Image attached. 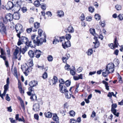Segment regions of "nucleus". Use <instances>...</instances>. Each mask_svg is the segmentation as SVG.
I'll return each mask as SVG.
<instances>
[{
  "label": "nucleus",
  "instance_id": "nucleus-51",
  "mask_svg": "<svg viewBox=\"0 0 123 123\" xmlns=\"http://www.w3.org/2000/svg\"><path fill=\"white\" fill-rule=\"evenodd\" d=\"M70 116H72L74 117L75 115V112L73 111H72L69 112Z\"/></svg>",
  "mask_w": 123,
  "mask_h": 123
},
{
  "label": "nucleus",
  "instance_id": "nucleus-63",
  "mask_svg": "<svg viewBox=\"0 0 123 123\" xmlns=\"http://www.w3.org/2000/svg\"><path fill=\"white\" fill-rule=\"evenodd\" d=\"M118 81L120 83H122V78L119 75L118 77Z\"/></svg>",
  "mask_w": 123,
  "mask_h": 123
},
{
  "label": "nucleus",
  "instance_id": "nucleus-29",
  "mask_svg": "<svg viewBox=\"0 0 123 123\" xmlns=\"http://www.w3.org/2000/svg\"><path fill=\"white\" fill-rule=\"evenodd\" d=\"M90 33L94 36V37H95V36L97 35L95 33V30L94 29L91 28L90 30Z\"/></svg>",
  "mask_w": 123,
  "mask_h": 123
},
{
  "label": "nucleus",
  "instance_id": "nucleus-54",
  "mask_svg": "<svg viewBox=\"0 0 123 123\" xmlns=\"http://www.w3.org/2000/svg\"><path fill=\"white\" fill-rule=\"evenodd\" d=\"M46 15H47L48 17H51L52 16V14L51 12L48 11L46 13Z\"/></svg>",
  "mask_w": 123,
  "mask_h": 123
},
{
  "label": "nucleus",
  "instance_id": "nucleus-3",
  "mask_svg": "<svg viewBox=\"0 0 123 123\" xmlns=\"http://www.w3.org/2000/svg\"><path fill=\"white\" fill-rule=\"evenodd\" d=\"M15 29L16 32L18 33L17 36L19 38H20L21 33L23 31L22 26L21 24H17L16 25Z\"/></svg>",
  "mask_w": 123,
  "mask_h": 123
},
{
  "label": "nucleus",
  "instance_id": "nucleus-50",
  "mask_svg": "<svg viewBox=\"0 0 123 123\" xmlns=\"http://www.w3.org/2000/svg\"><path fill=\"white\" fill-rule=\"evenodd\" d=\"M20 103L21 104V105L22 108L23 110L24 111H25V107L23 103V101H21V102Z\"/></svg>",
  "mask_w": 123,
  "mask_h": 123
},
{
  "label": "nucleus",
  "instance_id": "nucleus-43",
  "mask_svg": "<svg viewBox=\"0 0 123 123\" xmlns=\"http://www.w3.org/2000/svg\"><path fill=\"white\" fill-rule=\"evenodd\" d=\"M114 63L116 66H117L119 64V61L117 59H115L114 61Z\"/></svg>",
  "mask_w": 123,
  "mask_h": 123
},
{
  "label": "nucleus",
  "instance_id": "nucleus-36",
  "mask_svg": "<svg viewBox=\"0 0 123 123\" xmlns=\"http://www.w3.org/2000/svg\"><path fill=\"white\" fill-rule=\"evenodd\" d=\"M93 53V50L92 49H89L87 52V54L88 55H91V54H92Z\"/></svg>",
  "mask_w": 123,
  "mask_h": 123
},
{
  "label": "nucleus",
  "instance_id": "nucleus-39",
  "mask_svg": "<svg viewBox=\"0 0 123 123\" xmlns=\"http://www.w3.org/2000/svg\"><path fill=\"white\" fill-rule=\"evenodd\" d=\"M114 46L116 47H118V41L117 40V38L116 37L115 39V40L114 41Z\"/></svg>",
  "mask_w": 123,
  "mask_h": 123
},
{
  "label": "nucleus",
  "instance_id": "nucleus-20",
  "mask_svg": "<svg viewBox=\"0 0 123 123\" xmlns=\"http://www.w3.org/2000/svg\"><path fill=\"white\" fill-rule=\"evenodd\" d=\"M73 78L75 80H78L79 79H83V74H81L78 75V76H74Z\"/></svg>",
  "mask_w": 123,
  "mask_h": 123
},
{
  "label": "nucleus",
  "instance_id": "nucleus-24",
  "mask_svg": "<svg viewBox=\"0 0 123 123\" xmlns=\"http://www.w3.org/2000/svg\"><path fill=\"white\" fill-rule=\"evenodd\" d=\"M66 57H63L62 58V60L63 62L66 63V61L70 57V55L69 54H67L66 55Z\"/></svg>",
  "mask_w": 123,
  "mask_h": 123
},
{
  "label": "nucleus",
  "instance_id": "nucleus-59",
  "mask_svg": "<svg viewBox=\"0 0 123 123\" xmlns=\"http://www.w3.org/2000/svg\"><path fill=\"white\" fill-rule=\"evenodd\" d=\"M86 19L87 21H90L91 20L92 18L90 16H88L86 18Z\"/></svg>",
  "mask_w": 123,
  "mask_h": 123
},
{
  "label": "nucleus",
  "instance_id": "nucleus-10",
  "mask_svg": "<svg viewBox=\"0 0 123 123\" xmlns=\"http://www.w3.org/2000/svg\"><path fill=\"white\" fill-rule=\"evenodd\" d=\"M98 36L97 35H96L95 36V37L94 38L95 42H93V43L95 44V48H98L99 45V43L98 39Z\"/></svg>",
  "mask_w": 123,
  "mask_h": 123
},
{
  "label": "nucleus",
  "instance_id": "nucleus-4",
  "mask_svg": "<svg viewBox=\"0 0 123 123\" xmlns=\"http://www.w3.org/2000/svg\"><path fill=\"white\" fill-rule=\"evenodd\" d=\"M114 64L112 63L108 64L106 68L111 73H113L114 70Z\"/></svg>",
  "mask_w": 123,
  "mask_h": 123
},
{
  "label": "nucleus",
  "instance_id": "nucleus-62",
  "mask_svg": "<svg viewBox=\"0 0 123 123\" xmlns=\"http://www.w3.org/2000/svg\"><path fill=\"white\" fill-rule=\"evenodd\" d=\"M6 100L7 101H9L10 100V98L8 94H6Z\"/></svg>",
  "mask_w": 123,
  "mask_h": 123
},
{
  "label": "nucleus",
  "instance_id": "nucleus-8",
  "mask_svg": "<svg viewBox=\"0 0 123 123\" xmlns=\"http://www.w3.org/2000/svg\"><path fill=\"white\" fill-rule=\"evenodd\" d=\"M59 90L62 93H63L65 92H68V91L67 90V88L65 86H64L63 85H61V84H59Z\"/></svg>",
  "mask_w": 123,
  "mask_h": 123
},
{
  "label": "nucleus",
  "instance_id": "nucleus-14",
  "mask_svg": "<svg viewBox=\"0 0 123 123\" xmlns=\"http://www.w3.org/2000/svg\"><path fill=\"white\" fill-rule=\"evenodd\" d=\"M5 18L7 19L8 21H12L13 19V15L10 13L7 14Z\"/></svg>",
  "mask_w": 123,
  "mask_h": 123
},
{
  "label": "nucleus",
  "instance_id": "nucleus-44",
  "mask_svg": "<svg viewBox=\"0 0 123 123\" xmlns=\"http://www.w3.org/2000/svg\"><path fill=\"white\" fill-rule=\"evenodd\" d=\"M59 82L60 83L59 84L61 85H63V84L65 83V82L63 79H60L59 80Z\"/></svg>",
  "mask_w": 123,
  "mask_h": 123
},
{
  "label": "nucleus",
  "instance_id": "nucleus-1",
  "mask_svg": "<svg viewBox=\"0 0 123 123\" xmlns=\"http://www.w3.org/2000/svg\"><path fill=\"white\" fill-rule=\"evenodd\" d=\"M36 36L35 35L33 34L32 35L31 37L32 41L35 45L37 46L43 44V42L45 43L46 42V36L44 33L42 35L43 38H40L39 39V37H36L37 40L34 39L35 38Z\"/></svg>",
  "mask_w": 123,
  "mask_h": 123
},
{
  "label": "nucleus",
  "instance_id": "nucleus-37",
  "mask_svg": "<svg viewBox=\"0 0 123 123\" xmlns=\"http://www.w3.org/2000/svg\"><path fill=\"white\" fill-rule=\"evenodd\" d=\"M47 59L49 62H52L53 60V57L51 55H49L47 57Z\"/></svg>",
  "mask_w": 123,
  "mask_h": 123
},
{
  "label": "nucleus",
  "instance_id": "nucleus-53",
  "mask_svg": "<svg viewBox=\"0 0 123 123\" xmlns=\"http://www.w3.org/2000/svg\"><path fill=\"white\" fill-rule=\"evenodd\" d=\"M21 10L23 13L25 12L27 10V8L25 7H23L21 9Z\"/></svg>",
  "mask_w": 123,
  "mask_h": 123
},
{
  "label": "nucleus",
  "instance_id": "nucleus-11",
  "mask_svg": "<svg viewBox=\"0 0 123 123\" xmlns=\"http://www.w3.org/2000/svg\"><path fill=\"white\" fill-rule=\"evenodd\" d=\"M62 44L63 48L65 49H66V48H68L71 46L70 42L69 40L67 41H65L64 43H62Z\"/></svg>",
  "mask_w": 123,
  "mask_h": 123
},
{
  "label": "nucleus",
  "instance_id": "nucleus-45",
  "mask_svg": "<svg viewBox=\"0 0 123 123\" xmlns=\"http://www.w3.org/2000/svg\"><path fill=\"white\" fill-rule=\"evenodd\" d=\"M95 17L96 20H99L100 18V16L98 14H95Z\"/></svg>",
  "mask_w": 123,
  "mask_h": 123
},
{
  "label": "nucleus",
  "instance_id": "nucleus-25",
  "mask_svg": "<svg viewBox=\"0 0 123 123\" xmlns=\"http://www.w3.org/2000/svg\"><path fill=\"white\" fill-rule=\"evenodd\" d=\"M38 32L39 36L38 37L39 38H43L42 37H43L42 35L44 33L45 35H46L44 32L43 34L42 35V34L43 33V31L41 29H38Z\"/></svg>",
  "mask_w": 123,
  "mask_h": 123
},
{
  "label": "nucleus",
  "instance_id": "nucleus-5",
  "mask_svg": "<svg viewBox=\"0 0 123 123\" xmlns=\"http://www.w3.org/2000/svg\"><path fill=\"white\" fill-rule=\"evenodd\" d=\"M111 112L113 113L114 115L117 117L119 116V113L117 112L116 113L117 110L115 108H116L117 107V105L116 104H114L112 105L111 106Z\"/></svg>",
  "mask_w": 123,
  "mask_h": 123
},
{
  "label": "nucleus",
  "instance_id": "nucleus-2",
  "mask_svg": "<svg viewBox=\"0 0 123 123\" xmlns=\"http://www.w3.org/2000/svg\"><path fill=\"white\" fill-rule=\"evenodd\" d=\"M18 41V45L19 46L22 44L25 43L28 47H33L32 44L31 43L32 41H28V39L25 37H22L21 38H19Z\"/></svg>",
  "mask_w": 123,
  "mask_h": 123
},
{
  "label": "nucleus",
  "instance_id": "nucleus-15",
  "mask_svg": "<svg viewBox=\"0 0 123 123\" xmlns=\"http://www.w3.org/2000/svg\"><path fill=\"white\" fill-rule=\"evenodd\" d=\"M20 14L18 12H15L13 15V18L15 19L18 20L20 18Z\"/></svg>",
  "mask_w": 123,
  "mask_h": 123
},
{
  "label": "nucleus",
  "instance_id": "nucleus-52",
  "mask_svg": "<svg viewBox=\"0 0 123 123\" xmlns=\"http://www.w3.org/2000/svg\"><path fill=\"white\" fill-rule=\"evenodd\" d=\"M80 18L82 21L84 20L85 19V17L83 13H82L81 15V16Z\"/></svg>",
  "mask_w": 123,
  "mask_h": 123
},
{
  "label": "nucleus",
  "instance_id": "nucleus-12",
  "mask_svg": "<svg viewBox=\"0 0 123 123\" xmlns=\"http://www.w3.org/2000/svg\"><path fill=\"white\" fill-rule=\"evenodd\" d=\"M40 106L39 104H36L33 105V110L35 112H37L39 110Z\"/></svg>",
  "mask_w": 123,
  "mask_h": 123
},
{
  "label": "nucleus",
  "instance_id": "nucleus-56",
  "mask_svg": "<svg viewBox=\"0 0 123 123\" xmlns=\"http://www.w3.org/2000/svg\"><path fill=\"white\" fill-rule=\"evenodd\" d=\"M70 72L71 74L73 76L76 73L75 71L72 69L70 70Z\"/></svg>",
  "mask_w": 123,
  "mask_h": 123
},
{
  "label": "nucleus",
  "instance_id": "nucleus-32",
  "mask_svg": "<svg viewBox=\"0 0 123 123\" xmlns=\"http://www.w3.org/2000/svg\"><path fill=\"white\" fill-rule=\"evenodd\" d=\"M59 42L58 37H57V38L54 39L53 41V43L54 44H56L57 43H59Z\"/></svg>",
  "mask_w": 123,
  "mask_h": 123
},
{
  "label": "nucleus",
  "instance_id": "nucleus-23",
  "mask_svg": "<svg viewBox=\"0 0 123 123\" xmlns=\"http://www.w3.org/2000/svg\"><path fill=\"white\" fill-rule=\"evenodd\" d=\"M36 67L39 68L40 69L43 70V71H46L48 70V68L47 67H46L44 68V66L43 65L41 66L38 65H36Z\"/></svg>",
  "mask_w": 123,
  "mask_h": 123
},
{
  "label": "nucleus",
  "instance_id": "nucleus-46",
  "mask_svg": "<svg viewBox=\"0 0 123 123\" xmlns=\"http://www.w3.org/2000/svg\"><path fill=\"white\" fill-rule=\"evenodd\" d=\"M108 46L111 48L112 49H114L115 48H116L115 46H114V45L112 43L108 44Z\"/></svg>",
  "mask_w": 123,
  "mask_h": 123
},
{
  "label": "nucleus",
  "instance_id": "nucleus-9",
  "mask_svg": "<svg viewBox=\"0 0 123 123\" xmlns=\"http://www.w3.org/2000/svg\"><path fill=\"white\" fill-rule=\"evenodd\" d=\"M14 6L13 3L11 2H8L6 5V9L9 10L12 9Z\"/></svg>",
  "mask_w": 123,
  "mask_h": 123
},
{
  "label": "nucleus",
  "instance_id": "nucleus-21",
  "mask_svg": "<svg viewBox=\"0 0 123 123\" xmlns=\"http://www.w3.org/2000/svg\"><path fill=\"white\" fill-rule=\"evenodd\" d=\"M58 80V79L56 76H54L52 80H50V82H52L53 85H55Z\"/></svg>",
  "mask_w": 123,
  "mask_h": 123
},
{
  "label": "nucleus",
  "instance_id": "nucleus-19",
  "mask_svg": "<svg viewBox=\"0 0 123 123\" xmlns=\"http://www.w3.org/2000/svg\"><path fill=\"white\" fill-rule=\"evenodd\" d=\"M32 87L30 86V87L29 88V91L27 92V93L29 96H31L32 93H34L33 89V88Z\"/></svg>",
  "mask_w": 123,
  "mask_h": 123
},
{
  "label": "nucleus",
  "instance_id": "nucleus-55",
  "mask_svg": "<svg viewBox=\"0 0 123 123\" xmlns=\"http://www.w3.org/2000/svg\"><path fill=\"white\" fill-rule=\"evenodd\" d=\"M115 8L117 10H119L121 9V6L120 5H117L115 6Z\"/></svg>",
  "mask_w": 123,
  "mask_h": 123
},
{
  "label": "nucleus",
  "instance_id": "nucleus-48",
  "mask_svg": "<svg viewBox=\"0 0 123 123\" xmlns=\"http://www.w3.org/2000/svg\"><path fill=\"white\" fill-rule=\"evenodd\" d=\"M65 68L66 70H70V66L68 64H66L65 66Z\"/></svg>",
  "mask_w": 123,
  "mask_h": 123
},
{
  "label": "nucleus",
  "instance_id": "nucleus-6",
  "mask_svg": "<svg viewBox=\"0 0 123 123\" xmlns=\"http://www.w3.org/2000/svg\"><path fill=\"white\" fill-rule=\"evenodd\" d=\"M19 49H20L18 47H17V48L14 53V55L15 57V58L16 59L18 58V60L19 61L20 60L21 57V56L20 55V53L18 55V57L17 56V55L19 52Z\"/></svg>",
  "mask_w": 123,
  "mask_h": 123
},
{
  "label": "nucleus",
  "instance_id": "nucleus-18",
  "mask_svg": "<svg viewBox=\"0 0 123 123\" xmlns=\"http://www.w3.org/2000/svg\"><path fill=\"white\" fill-rule=\"evenodd\" d=\"M53 119L54 121L56 123H59V118L56 114H53Z\"/></svg>",
  "mask_w": 123,
  "mask_h": 123
},
{
  "label": "nucleus",
  "instance_id": "nucleus-28",
  "mask_svg": "<svg viewBox=\"0 0 123 123\" xmlns=\"http://www.w3.org/2000/svg\"><path fill=\"white\" fill-rule=\"evenodd\" d=\"M67 30L68 31L69 33H72L74 32V29L71 26H69Z\"/></svg>",
  "mask_w": 123,
  "mask_h": 123
},
{
  "label": "nucleus",
  "instance_id": "nucleus-35",
  "mask_svg": "<svg viewBox=\"0 0 123 123\" xmlns=\"http://www.w3.org/2000/svg\"><path fill=\"white\" fill-rule=\"evenodd\" d=\"M40 25V23L37 22H36L34 23V26L37 29L39 27Z\"/></svg>",
  "mask_w": 123,
  "mask_h": 123
},
{
  "label": "nucleus",
  "instance_id": "nucleus-49",
  "mask_svg": "<svg viewBox=\"0 0 123 123\" xmlns=\"http://www.w3.org/2000/svg\"><path fill=\"white\" fill-rule=\"evenodd\" d=\"M12 2L13 3H14V4H15L17 6V4L18 6H20V5H19V2H18V0H12Z\"/></svg>",
  "mask_w": 123,
  "mask_h": 123
},
{
  "label": "nucleus",
  "instance_id": "nucleus-16",
  "mask_svg": "<svg viewBox=\"0 0 123 123\" xmlns=\"http://www.w3.org/2000/svg\"><path fill=\"white\" fill-rule=\"evenodd\" d=\"M35 57L36 58H38L40 56L41 53V51L40 50H36L34 51Z\"/></svg>",
  "mask_w": 123,
  "mask_h": 123
},
{
  "label": "nucleus",
  "instance_id": "nucleus-30",
  "mask_svg": "<svg viewBox=\"0 0 123 123\" xmlns=\"http://www.w3.org/2000/svg\"><path fill=\"white\" fill-rule=\"evenodd\" d=\"M102 83L105 85L106 89L107 90H109V86H108V83L105 80H103L102 81Z\"/></svg>",
  "mask_w": 123,
  "mask_h": 123
},
{
  "label": "nucleus",
  "instance_id": "nucleus-22",
  "mask_svg": "<svg viewBox=\"0 0 123 123\" xmlns=\"http://www.w3.org/2000/svg\"><path fill=\"white\" fill-rule=\"evenodd\" d=\"M57 14L58 17H63L64 15V12L61 10H59L57 12Z\"/></svg>",
  "mask_w": 123,
  "mask_h": 123
},
{
  "label": "nucleus",
  "instance_id": "nucleus-57",
  "mask_svg": "<svg viewBox=\"0 0 123 123\" xmlns=\"http://www.w3.org/2000/svg\"><path fill=\"white\" fill-rule=\"evenodd\" d=\"M59 41L60 42H62L64 40V38L63 36L61 37H58Z\"/></svg>",
  "mask_w": 123,
  "mask_h": 123
},
{
  "label": "nucleus",
  "instance_id": "nucleus-58",
  "mask_svg": "<svg viewBox=\"0 0 123 123\" xmlns=\"http://www.w3.org/2000/svg\"><path fill=\"white\" fill-rule=\"evenodd\" d=\"M68 92H66V93H65V97H66L68 99H69L70 98L71 96H70V95H68Z\"/></svg>",
  "mask_w": 123,
  "mask_h": 123
},
{
  "label": "nucleus",
  "instance_id": "nucleus-17",
  "mask_svg": "<svg viewBox=\"0 0 123 123\" xmlns=\"http://www.w3.org/2000/svg\"><path fill=\"white\" fill-rule=\"evenodd\" d=\"M38 83L37 81L35 80H32L30 82L29 85L31 87H34L37 85Z\"/></svg>",
  "mask_w": 123,
  "mask_h": 123
},
{
  "label": "nucleus",
  "instance_id": "nucleus-7",
  "mask_svg": "<svg viewBox=\"0 0 123 123\" xmlns=\"http://www.w3.org/2000/svg\"><path fill=\"white\" fill-rule=\"evenodd\" d=\"M0 27L1 29H0V32L2 34L6 33V29L4 24L2 22H0Z\"/></svg>",
  "mask_w": 123,
  "mask_h": 123
},
{
  "label": "nucleus",
  "instance_id": "nucleus-31",
  "mask_svg": "<svg viewBox=\"0 0 123 123\" xmlns=\"http://www.w3.org/2000/svg\"><path fill=\"white\" fill-rule=\"evenodd\" d=\"M45 115L46 117L50 118L52 116V114L50 112H48L47 113H45Z\"/></svg>",
  "mask_w": 123,
  "mask_h": 123
},
{
  "label": "nucleus",
  "instance_id": "nucleus-33",
  "mask_svg": "<svg viewBox=\"0 0 123 123\" xmlns=\"http://www.w3.org/2000/svg\"><path fill=\"white\" fill-rule=\"evenodd\" d=\"M34 4L37 7H38L40 5L39 1L38 0L35 1L34 3Z\"/></svg>",
  "mask_w": 123,
  "mask_h": 123
},
{
  "label": "nucleus",
  "instance_id": "nucleus-60",
  "mask_svg": "<svg viewBox=\"0 0 123 123\" xmlns=\"http://www.w3.org/2000/svg\"><path fill=\"white\" fill-rule=\"evenodd\" d=\"M82 68L81 67H79L77 69V72H78L80 73L82 71Z\"/></svg>",
  "mask_w": 123,
  "mask_h": 123
},
{
  "label": "nucleus",
  "instance_id": "nucleus-40",
  "mask_svg": "<svg viewBox=\"0 0 123 123\" xmlns=\"http://www.w3.org/2000/svg\"><path fill=\"white\" fill-rule=\"evenodd\" d=\"M9 85L6 84L4 86V91L5 92H6L9 88Z\"/></svg>",
  "mask_w": 123,
  "mask_h": 123
},
{
  "label": "nucleus",
  "instance_id": "nucleus-26",
  "mask_svg": "<svg viewBox=\"0 0 123 123\" xmlns=\"http://www.w3.org/2000/svg\"><path fill=\"white\" fill-rule=\"evenodd\" d=\"M28 54L29 56L31 58H33L35 54L34 52L32 50H30L28 52Z\"/></svg>",
  "mask_w": 123,
  "mask_h": 123
},
{
  "label": "nucleus",
  "instance_id": "nucleus-42",
  "mask_svg": "<svg viewBox=\"0 0 123 123\" xmlns=\"http://www.w3.org/2000/svg\"><path fill=\"white\" fill-rule=\"evenodd\" d=\"M118 18L120 20H122L123 19V14H120L118 16Z\"/></svg>",
  "mask_w": 123,
  "mask_h": 123
},
{
  "label": "nucleus",
  "instance_id": "nucleus-13",
  "mask_svg": "<svg viewBox=\"0 0 123 123\" xmlns=\"http://www.w3.org/2000/svg\"><path fill=\"white\" fill-rule=\"evenodd\" d=\"M102 75L103 76L106 77L109 74L111 73L106 68L102 70Z\"/></svg>",
  "mask_w": 123,
  "mask_h": 123
},
{
  "label": "nucleus",
  "instance_id": "nucleus-61",
  "mask_svg": "<svg viewBox=\"0 0 123 123\" xmlns=\"http://www.w3.org/2000/svg\"><path fill=\"white\" fill-rule=\"evenodd\" d=\"M32 29V28H28L26 30V31L28 33H30Z\"/></svg>",
  "mask_w": 123,
  "mask_h": 123
},
{
  "label": "nucleus",
  "instance_id": "nucleus-38",
  "mask_svg": "<svg viewBox=\"0 0 123 123\" xmlns=\"http://www.w3.org/2000/svg\"><path fill=\"white\" fill-rule=\"evenodd\" d=\"M65 37L66 38L67 40V41L70 39L71 37L70 34H67L65 36Z\"/></svg>",
  "mask_w": 123,
  "mask_h": 123
},
{
  "label": "nucleus",
  "instance_id": "nucleus-64",
  "mask_svg": "<svg viewBox=\"0 0 123 123\" xmlns=\"http://www.w3.org/2000/svg\"><path fill=\"white\" fill-rule=\"evenodd\" d=\"M34 117L37 120H38L39 119V116L37 114H35L34 115Z\"/></svg>",
  "mask_w": 123,
  "mask_h": 123
},
{
  "label": "nucleus",
  "instance_id": "nucleus-41",
  "mask_svg": "<svg viewBox=\"0 0 123 123\" xmlns=\"http://www.w3.org/2000/svg\"><path fill=\"white\" fill-rule=\"evenodd\" d=\"M45 72L43 74L42 76V78L44 79H45L47 78L48 77L47 73L45 71Z\"/></svg>",
  "mask_w": 123,
  "mask_h": 123
},
{
  "label": "nucleus",
  "instance_id": "nucleus-34",
  "mask_svg": "<svg viewBox=\"0 0 123 123\" xmlns=\"http://www.w3.org/2000/svg\"><path fill=\"white\" fill-rule=\"evenodd\" d=\"M88 10L89 12L91 13H92L94 12V8L92 6H90L88 8Z\"/></svg>",
  "mask_w": 123,
  "mask_h": 123
},
{
  "label": "nucleus",
  "instance_id": "nucleus-47",
  "mask_svg": "<svg viewBox=\"0 0 123 123\" xmlns=\"http://www.w3.org/2000/svg\"><path fill=\"white\" fill-rule=\"evenodd\" d=\"M65 85L67 86H70L71 83L70 80H67L65 82Z\"/></svg>",
  "mask_w": 123,
  "mask_h": 123
},
{
  "label": "nucleus",
  "instance_id": "nucleus-27",
  "mask_svg": "<svg viewBox=\"0 0 123 123\" xmlns=\"http://www.w3.org/2000/svg\"><path fill=\"white\" fill-rule=\"evenodd\" d=\"M20 53H22L23 54H24L25 52L27 50V48L26 46H25L22 49H19Z\"/></svg>",
  "mask_w": 123,
  "mask_h": 123
}]
</instances>
